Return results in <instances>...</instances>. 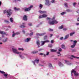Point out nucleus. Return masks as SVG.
Returning <instances> with one entry per match:
<instances>
[{
	"label": "nucleus",
	"instance_id": "f257e3e1",
	"mask_svg": "<svg viewBox=\"0 0 79 79\" xmlns=\"http://www.w3.org/2000/svg\"><path fill=\"white\" fill-rule=\"evenodd\" d=\"M12 51L15 54H18V55H19V56L21 58V59H23L24 58V57L22 55H21V52H19L18 51V50L16 48H12Z\"/></svg>",
	"mask_w": 79,
	"mask_h": 79
},
{
	"label": "nucleus",
	"instance_id": "f03ea898",
	"mask_svg": "<svg viewBox=\"0 0 79 79\" xmlns=\"http://www.w3.org/2000/svg\"><path fill=\"white\" fill-rule=\"evenodd\" d=\"M11 11V9H9L8 10H5L3 11L4 14H5L6 13H7V17H9V16H10L12 14V12Z\"/></svg>",
	"mask_w": 79,
	"mask_h": 79
},
{
	"label": "nucleus",
	"instance_id": "7ed1b4c3",
	"mask_svg": "<svg viewBox=\"0 0 79 79\" xmlns=\"http://www.w3.org/2000/svg\"><path fill=\"white\" fill-rule=\"evenodd\" d=\"M55 17H53L52 19V22L49 21L48 23L50 25H53L54 24H57L58 22L55 20Z\"/></svg>",
	"mask_w": 79,
	"mask_h": 79
},
{
	"label": "nucleus",
	"instance_id": "20e7f679",
	"mask_svg": "<svg viewBox=\"0 0 79 79\" xmlns=\"http://www.w3.org/2000/svg\"><path fill=\"white\" fill-rule=\"evenodd\" d=\"M50 41L48 40H46L44 41H41V46H43L45 43H48V42H49Z\"/></svg>",
	"mask_w": 79,
	"mask_h": 79
},
{
	"label": "nucleus",
	"instance_id": "39448f33",
	"mask_svg": "<svg viewBox=\"0 0 79 79\" xmlns=\"http://www.w3.org/2000/svg\"><path fill=\"white\" fill-rule=\"evenodd\" d=\"M46 1V2L45 3V5H47V6H50L51 4L50 2L49 1V0H45Z\"/></svg>",
	"mask_w": 79,
	"mask_h": 79
},
{
	"label": "nucleus",
	"instance_id": "423d86ee",
	"mask_svg": "<svg viewBox=\"0 0 79 79\" xmlns=\"http://www.w3.org/2000/svg\"><path fill=\"white\" fill-rule=\"evenodd\" d=\"M71 73H73L74 76H79V73H76V72L74 70H72Z\"/></svg>",
	"mask_w": 79,
	"mask_h": 79
},
{
	"label": "nucleus",
	"instance_id": "0eeeda50",
	"mask_svg": "<svg viewBox=\"0 0 79 79\" xmlns=\"http://www.w3.org/2000/svg\"><path fill=\"white\" fill-rule=\"evenodd\" d=\"M76 43H77V41H74L73 44V45H71V48H74L75 46L76 45Z\"/></svg>",
	"mask_w": 79,
	"mask_h": 79
},
{
	"label": "nucleus",
	"instance_id": "6e6552de",
	"mask_svg": "<svg viewBox=\"0 0 79 79\" xmlns=\"http://www.w3.org/2000/svg\"><path fill=\"white\" fill-rule=\"evenodd\" d=\"M38 12H39V13H40V14H46V13H47V11H42L40 10H39L38 11Z\"/></svg>",
	"mask_w": 79,
	"mask_h": 79
},
{
	"label": "nucleus",
	"instance_id": "1a4fd4ad",
	"mask_svg": "<svg viewBox=\"0 0 79 79\" xmlns=\"http://www.w3.org/2000/svg\"><path fill=\"white\" fill-rule=\"evenodd\" d=\"M39 60H35L34 61H33L32 63L34 64V65H35V63H37L38 64L39 63Z\"/></svg>",
	"mask_w": 79,
	"mask_h": 79
},
{
	"label": "nucleus",
	"instance_id": "9d476101",
	"mask_svg": "<svg viewBox=\"0 0 79 79\" xmlns=\"http://www.w3.org/2000/svg\"><path fill=\"white\" fill-rule=\"evenodd\" d=\"M8 40V38L7 37H6L4 38V40H2V41L3 43H5V42H6Z\"/></svg>",
	"mask_w": 79,
	"mask_h": 79
},
{
	"label": "nucleus",
	"instance_id": "9b49d317",
	"mask_svg": "<svg viewBox=\"0 0 79 79\" xmlns=\"http://www.w3.org/2000/svg\"><path fill=\"white\" fill-rule=\"evenodd\" d=\"M23 19L24 21H27V16L26 15H24L23 17Z\"/></svg>",
	"mask_w": 79,
	"mask_h": 79
},
{
	"label": "nucleus",
	"instance_id": "f8f14e48",
	"mask_svg": "<svg viewBox=\"0 0 79 79\" xmlns=\"http://www.w3.org/2000/svg\"><path fill=\"white\" fill-rule=\"evenodd\" d=\"M25 25H26V23H23L22 25H21L20 26V27L21 28H24V27H25Z\"/></svg>",
	"mask_w": 79,
	"mask_h": 79
},
{
	"label": "nucleus",
	"instance_id": "ddd939ff",
	"mask_svg": "<svg viewBox=\"0 0 79 79\" xmlns=\"http://www.w3.org/2000/svg\"><path fill=\"white\" fill-rule=\"evenodd\" d=\"M23 10H24L25 11H30V9L29 8H26V7H24L23 8Z\"/></svg>",
	"mask_w": 79,
	"mask_h": 79
},
{
	"label": "nucleus",
	"instance_id": "4468645a",
	"mask_svg": "<svg viewBox=\"0 0 79 79\" xmlns=\"http://www.w3.org/2000/svg\"><path fill=\"white\" fill-rule=\"evenodd\" d=\"M65 62L67 64H68V65H71V64H72L68 61L65 60Z\"/></svg>",
	"mask_w": 79,
	"mask_h": 79
},
{
	"label": "nucleus",
	"instance_id": "2eb2a0df",
	"mask_svg": "<svg viewBox=\"0 0 79 79\" xmlns=\"http://www.w3.org/2000/svg\"><path fill=\"white\" fill-rule=\"evenodd\" d=\"M25 42H29L31 41V38H28L26 39L25 40Z\"/></svg>",
	"mask_w": 79,
	"mask_h": 79
},
{
	"label": "nucleus",
	"instance_id": "dca6fc26",
	"mask_svg": "<svg viewBox=\"0 0 79 79\" xmlns=\"http://www.w3.org/2000/svg\"><path fill=\"white\" fill-rule=\"evenodd\" d=\"M48 66L49 68H50V69H53V66H52V64L51 63H49L48 64Z\"/></svg>",
	"mask_w": 79,
	"mask_h": 79
},
{
	"label": "nucleus",
	"instance_id": "f3484780",
	"mask_svg": "<svg viewBox=\"0 0 79 79\" xmlns=\"http://www.w3.org/2000/svg\"><path fill=\"white\" fill-rule=\"evenodd\" d=\"M36 44L38 46L40 45V41L38 40H37L36 41Z\"/></svg>",
	"mask_w": 79,
	"mask_h": 79
},
{
	"label": "nucleus",
	"instance_id": "a211bd4d",
	"mask_svg": "<svg viewBox=\"0 0 79 79\" xmlns=\"http://www.w3.org/2000/svg\"><path fill=\"white\" fill-rule=\"evenodd\" d=\"M38 53V51H32L31 52V54H35L36 53Z\"/></svg>",
	"mask_w": 79,
	"mask_h": 79
},
{
	"label": "nucleus",
	"instance_id": "6ab92c4d",
	"mask_svg": "<svg viewBox=\"0 0 79 79\" xmlns=\"http://www.w3.org/2000/svg\"><path fill=\"white\" fill-rule=\"evenodd\" d=\"M69 34L65 36V37L64 38V40H66L69 37Z\"/></svg>",
	"mask_w": 79,
	"mask_h": 79
},
{
	"label": "nucleus",
	"instance_id": "aec40b11",
	"mask_svg": "<svg viewBox=\"0 0 79 79\" xmlns=\"http://www.w3.org/2000/svg\"><path fill=\"white\" fill-rule=\"evenodd\" d=\"M14 9L15 11H19L20 9L19 8H17L16 7H15Z\"/></svg>",
	"mask_w": 79,
	"mask_h": 79
},
{
	"label": "nucleus",
	"instance_id": "412c9836",
	"mask_svg": "<svg viewBox=\"0 0 79 79\" xmlns=\"http://www.w3.org/2000/svg\"><path fill=\"white\" fill-rule=\"evenodd\" d=\"M39 55H43V56H44V57H46V56H47L46 54L43 53H41L39 54Z\"/></svg>",
	"mask_w": 79,
	"mask_h": 79
},
{
	"label": "nucleus",
	"instance_id": "4be33fe9",
	"mask_svg": "<svg viewBox=\"0 0 79 79\" xmlns=\"http://www.w3.org/2000/svg\"><path fill=\"white\" fill-rule=\"evenodd\" d=\"M58 64L60 67L63 66V64L61 62H59Z\"/></svg>",
	"mask_w": 79,
	"mask_h": 79
},
{
	"label": "nucleus",
	"instance_id": "5701e85b",
	"mask_svg": "<svg viewBox=\"0 0 79 79\" xmlns=\"http://www.w3.org/2000/svg\"><path fill=\"white\" fill-rule=\"evenodd\" d=\"M46 33L44 32L43 33L40 34V36H43V35H45L46 34Z\"/></svg>",
	"mask_w": 79,
	"mask_h": 79
},
{
	"label": "nucleus",
	"instance_id": "b1692460",
	"mask_svg": "<svg viewBox=\"0 0 79 79\" xmlns=\"http://www.w3.org/2000/svg\"><path fill=\"white\" fill-rule=\"evenodd\" d=\"M75 34V32L73 31L70 33V36H73L74 34Z\"/></svg>",
	"mask_w": 79,
	"mask_h": 79
},
{
	"label": "nucleus",
	"instance_id": "393cba45",
	"mask_svg": "<svg viewBox=\"0 0 79 79\" xmlns=\"http://www.w3.org/2000/svg\"><path fill=\"white\" fill-rule=\"evenodd\" d=\"M56 53L57 54V55H58L57 56H61V53L60 52H57Z\"/></svg>",
	"mask_w": 79,
	"mask_h": 79
},
{
	"label": "nucleus",
	"instance_id": "a878e982",
	"mask_svg": "<svg viewBox=\"0 0 79 79\" xmlns=\"http://www.w3.org/2000/svg\"><path fill=\"white\" fill-rule=\"evenodd\" d=\"M0 34H5V32L4 31H0Z\"/></svg>",
	"mask_w": 79,
	"mask_h": 79
},
{
	"label": "nucleus",
	"instance_id": "bb28decb",
	"mask_svg": "<svg viewBox=\"0 0 79 79\" xmlns=\"http://www.w3.org/2000/svg\"><path fill=\"white\" fill-rule=\"evenodd\" d=\"M51 52H56V50L53 49H51Z\"/></svg>",
	"mask_w": 79,
	"mask_h": 79
},
{
	"label": "nucleus",
	"instance_id": "cd10ccee",
	"mask_svg": "<svg viewBox=\"0 0 79 79\" xmlns=\"http://www.w3.org/2000/svg\"><path fill=\"white\" fill-rule=\"evenodd\" d=\"M3 75L5 77V78H7V76L8 75V74H5V73L4 74H3Z\"/></svg>",
	"mask_w": 79,
	"mask_h": 79
},
{
	"label": "nucleus",
	"instance_id": "c85d7f7f",
	"mask_svg": "<svg viewBox=\"0 0 79 79\" xmlns=\"http://www.w3.org/2000/svg\"><path fill=\"white\" fill-rule=\"evenodd\" d=\"M43 16V18H46V17H47V15L46 14H43L42 15Z\"/></svg>",
	"mask_w": 79,
	"mask_h": 79
},
{
	"label": "nucleus",
	"instance_id": "c756f323",
	"mask_svg": "<svg viewBox=\"0 0 79 79\" xmlns=\"http://www.w3.org/2000/svg\"><path fill=\"white\" fill-rule=\"evenodd\" d=\"M10 21L11 23H13V19L12 18H10Z\"/></svg>",
	"mask_w": 79,
	"mask_h": 79
},
{
	"label": "nucleus",
	"instance_id": "7c9ffc66",
	"mask_svg": "<svg viewBox=\"0 0 79 79\" xmlns=\"http://www.w3.org/2000/svg\"><path fill=\"white\" fill-rule=\"evenodd\" d=\"M66 12H63L61 13H60V14L62 15H64V14H66Z\"/></svg>",
	"mask_w": 79,
	"mask_h": 79
},
{
	"label": "nucleus",
	"instance_id": "2f4dec72",
	"mask_svg": "<svg viewBox=\"0 0 79 79\" xmlns=\"http://www.w3.org/2000/svg\"><path fill=\"white\" fill-rule=\"evenodd\" d=\"M18 49L19 50H22V51H24V49H23V48H19Z\"/></svg>",
	"mask_w": 79,
	"mask_h": 79
},
{
	"label": "nucleus",
	"instance_id": "473e14b6",
	"mask_svg": "<svg viewBox=\"0 0 79 79\" xmlns=\"http://www.w3.org/2000/svg\"><path fill=\"white\" fill-rule=\"evenodd\" d=\"M44 40H46L47 39V35H45L44 36Z\"/></svg>",
	"mask_w": 79,
	"mask_h": 79
},
{
	"label": "nucleus",
	"instance_id": "72a5a7b5",
	"mask_svg": "<svg viewBox=\"0 0 79 79\" xmlns=\"http://www.w3.org/2000/svg\"><path fill=\"white\" fill-rule=\"evenodd\" d=\"M43 6V5H42V4H40L39 5V8H40V10H41V9H42V7Z\"/></svg>",
	"mask_w": 79,
	"mask_h": 79
},
{
	"label": "nucleus",
	"instance_id": "f704fd0d",
	"mask_svg": "<svg viewBox=\"0 0 79 79\" xmlns=\"http://www.w3.org/2000/svg\"><path fill=\"white\" fill-rule=\"evenodd\" d=\"M5 22L6 23H7V24H9V23H10L9 21L6 20H5Z\"/></svg>",
	"mask_w": 79,
	"mask_h": 79
},
{
	"label": "nucleus",
	"instance_id": "c9c22d12",
	"mask_svg": "<svg viewBox=\"0 0 79 79\" xmlns=\"http://www.w3.org/2000/svg\"><path fill=\"white\" fill-rule=\"evenodd\" d=\"M63 26L61 25L60 27L59 28V29H63Z\"/></svg>",
	"mask_w": 79,
	"mask_h": 79
},
{
	"label": "nucleus",
	"instance_id": "e433bc0d",
	"mask_svg": "<svg viewBox=\"0 0 79 79\" xmlns=\"http://www.w3.org/2000/svg\"><path fill=\"white\" fill-rule=\"evenodd\" d=\"M64 5H65V6L66 7V8H68V3H64Z\"/></svg>",
	"mask_w": 79,
	"mask_h": 79
},
{
	"label": "nucleus",
	"instance_id": "4c0bfd02",
	"mask_svg": "<svg viewBox=\"0 0 79 79\" xmlns=\"http://www.w3.org/2000/svg\"><path fill=\"white\" fill-rule=\"evenodd\" d=\"M39 19H41V18H43V16H42V15H40L39 17Z\"/></svg>",
	"mask_w": 79,
	"mask_h": 79
},
{
	"label": "nucleus",
	"instance_id": "58836bf2",
	"mask_svg": "<svg viewBox=\"0 0 79 79\" xmlns=\"http://www.w3.org/2000/svg\"><path fill=\"white\" fill-rule=\"evenodd\" d=\"M61 47L62 48H63V49H65V46H64V45H61Z\"/></svg>",
	"mask_w": 79,
	"mask_h": 79
},
{
	"label": "nucleus",
	"instance_id": "ea45409f",
	"mask_svg": "<svg viewBox=\"0 0 79 79\" xmlns=\"http://www.w3.org/2000/svg\"><path fill=\"white\" fill-rule=\"evenodd\" d=\"M0 73H1V74H3L5 73L4 72V71H0Z\"/></svg>",
	"mask_w": 79,
	"mask_h": 79
},
{
	"label": "nucleus",
	"instance_id": "a19ab883",
	"mask_svg": "<svg viewBox=\"0 0 79 79\" xmlns=\"http://www.w3.org/2000/svg\"><path fill=\"white\" fill-rule=\"evenodd\" d=\"M28 25L29 26H32V24L31 23H29Z\"/></svg>",
	"mask_w": 79,
	"mask_h": 79
},
{
	"label": "nucleus",
	"instance_id": "79ce46f5",
	"mask_svg": "<svg viewBox=\"0 0 79 79\" xmlns=\"http://www.w3.org/2000/svg\"><path fill=\"white\" fill-rule=\"evenodd\" d=\"M66 11L67 12H71V10H70V9H68L66 10Z\"/></svg>",
	"mask_w": 79,
	"mask_h": 79
},
{
	"label": "nucleus",
	"instance_id": "37998d69",
	"mask_svg": "<svg viewBox=\"0 0 79 79\" xmlns=\"http://www.w3.org/2000/svg\"><path fill=\"white\" fill-rule=\"evenodd\" d=\"M33 7V6H30L29 7H28V8L30 9V10H31V8Z\"/></svg>",
	"mask_w": 79,
	"mask_h": 79
},
{
	"label": "nucleus",
	"instance_id": "c03bdc74",
	"mask_svg": "<svg viewBox=\"0 0 79 79\" xmlns=\"http://www.w3.org/2000/svg\"><path fill=\"white\" fill-rule=\"evenodd\" d=\"M76 4H77V3L76 2H74L73 3V6H75L76 5Z\"/></svg>",
	"mask_w": 79,
	"mask_h": 79
},
{
	"label": "nucleus",
	"instance_id": "a18cd8bd",
	"mask_svg": "<svg viewBox=\"0 0 79 79\" xmlns=\"http://www.w3.org/2000/svg\"><path fill=\"white\" fill-rule=\"evenodd\" d=\"M48 46L49 47L52 48L53 46L52 45V44H49Z\"/></svg>",
	"mask_w": 79,
	"mask_h": 79
},
{
	"label": "nucleus",
	"instance_id": "49530a36",
	"mask_svg": "<svg viewBox=\"0 0 79 79\" xmlns=\"http://www.w3.org/2000/svg\"><path fill=\"white\" fill-rule=\"evenodd\" d=\"M16 35V34L15 33H13L12 35V37H14Z\"/></svg>",
	"mask_w": 79,
	"mask_h": 79
},
{
	"label": "nucleus",
	"instance_id": "de8ad7c7",
	"mask_svg": "<svg viewBox=\"0 0 79 79\" xmlns=\"http://www.w3.org/2000/svg\"><path fill=\"white\" fill-rule=\"evenodd\" d=\"M33 32H32L31 33H30L29 34L30 36H32V35H33Z\"/></svg>",
	"mask_w": 79,
	"mask_h": 79
},
{
	"label": "nucleus",
	"instance_id": "09e8293b",
	"mask_svg": "<svg viewBox=\"0 0 79 79\" xmlns=\"http://www.w3.org/2000/svg\"><path fill=\"white\" fill-rule=\"evenodd\" d=\"M44 50L43 49H42V48L39 49L38 50V51L39 52H41V51H42V50Z\"/></svg>",
	"mask_w": 79,
	"mask_h": 79
},
{
	"label": "nucleus",
	"instance_id": "8fccbe9b",
	"mask_svg": "<svg viewBox=\"0 0 79 79\" xmlns=\"http://www.w3.org/2000/svg\"><path fill=\"white\" fill-rule=\"evenodd\" d=\"M54 42V40H52L51 41V44H53Z\"/></svg>",
	"mask_w": 79,
	"mask_h": 79
},
{
	"label": "nucleus",
	"instance_id": "3c124183",
	"mask_svg": "<svg viewBox=\"0 0 79 79\" xmlns=\"http://www.w3.org/2000/svg\"><path fill=\"white\" fill-rule=\"evenodd\" d=\"M49 54H50V52H47V53H46V56H48V55H49Z\"/></svg>",
	"mask_w": 79,
	"mask_h": 79
},
{
	"label": "nucleus",
	"instance_id": "603ef678",
	"mask_svg": "<svg viewBox=\"0 0 79 79\" xmlns=\"http://www.w3.org/2000/svg\"><path fill=\"white\" fill-rule=\"evenodd\" d=\"M53 31V30L52 29H49V31H50V32L51 31Z\"/></svg>",
	"mask_w": 79,
	"mask_h": 79
},
{
	"label": "nucleus",
	"instance_id": "864d4df0",
	"mask_svg": "<svg viewBox=\"0 0 79 79\" xmlns=\"http://www.w3.org/2000/svg\"><path fill=\"white\" fill-rule=\"evenodd\" d=\"M36 36H40V34L39 33H36Z\"/></svg>",
	"mask_w": 79,
	"mask_h": 79
},
{
	"label": "nucleus",
	"instance_id": "5fc2aeb1",
	"mask_svg": "<svg viewBox=\"0 0 79 79\" xmlns=\"http://www.w3.org/2000/svg\"><path fill=\"white\" fill-rule=\"evenodd\" d=\"M58 51L59 52H61V51H62V49L60 48L59 49Z\"/></svg>",
	"mask_w": 79,
	"mask_h": 79
},
{
	"label": "nucleus",
	"instance_id": "6e6d98bb",
	"mask_svg": "<svg viewBox=\"0 0 79 79\" xmlns=\"http://www.w3.org/2000/svg\"><path fill=\"white\" fill-rule=\"evenodd\" d=\"M47 19L48 21H50V19L48 17L47 18Z\"/></svg>",
	"mask_w": 79,
	"mask_h": 79
},
{
	"label": "nucleus",
	"instance_id": "4d7b16f0",
	"mask_svg": "<svg viewBox=\"0 0 79 79\" xmlns=\"http://www.w3.org/2000/svg\"><path fill=\"white\" fill-rule=\"evenodd\" d=\"M72 52H76V50L75 49H73L72 51Z\"/></svg>",
	"mask_w": 79,
	"mask_h": 79
},
{
	"label": "nucleus",
	"instance_id": "13d9d810",
	"mask_svg": "<svg viewBox=\"0 0 79 79\" xmlns=\"http://www.w3.org/2000/svg\"><path fill=\"white\" fill-rule=\"evenodd\" d=\"M63 37H62L60 38V40H63Z\"/></svg>",
	"mask_w": 79,
	"mask_h": 79
},
{
	"label": "nucleus",
	"instance_id": "bf43d9fd",
	"mask_svg": "<svg viewBox=\"0 0 79 79\" xmlns=\"http://www.w3.org/2000/svg\"><path fill=\"white\" fill-rule=\"evenodd\" d=\"M55 0H52V1H51V2H52V3H55Z\"/></svg>",
	"mask_w": 79,
	"mask_h": 79
},
{
	"label": "nucleus",
	"instance_id": "052dcab7",
	"mask_svg": "<svg viewBox=\"0 0 79 79\" xmlns=\"http://www.w3.org/2000/svg\"><path fill=\"white\" fill-rule=\"evenodd\" d=\"M18 34H19V32H17L16 33H15L16 35H18Z\"/></svg>",
	"mask_w": 79,
	"mask_h": 79
},
{
	"label": "nucleus",
	"instance_id": "680f3d73",
	"mask_svg": "<svg viewBox=\"0 0 79 79\" xmlns=\"http://www.w3.org/2000/svg\"><path fill=\"white\" fill-rule=\"evenodd\" d=\"M39 66H43L44 65H42L41 64H39Z\"/></svg>",
	"mask_w": 79,
	"mask_h": 79
},
{
	"label": "nucleus",
	"instance_id": "e2e57ef3",
	"mask_svg": "<svg viewBox=\"0 0 79 79\" xmlns=\"http://www.w3.org/2000/svg\"><path fill=\"white\" fill-rule=\"evenodd\" d=\"M2 38H3V37H5V35H3V34L2 35Z\"/></svg>",
	"mask_w": 79,
	"mask_h": 79
},
{
	"label": "nucleus",
	"instance_id": "0e129e2a",
	"mask_svg": "<svg viewBox=\"0 0 79 79\" xmlns=\"http://www.w3.org/2000/svg\"><path fill=\"white\" fill-rule=\"evenodd\" d=\"M76 25L77 26H78V25H79V23H76Z\"/></svg>",
	"mask_w": 79,
	"mask_h": 79
},
{
	"label": "nucleus",
	"instance_id": "69168bd1",
	"mask_svg": "<svg viewBox=\"0 0 79 79\" xmlns=\"http://www.w3.org/2000/svg\"><path fill=\"white\" fill-rule=\"evenodd\" d=\"M76 12L77 13H78V14H79V9L77 10Z\"/></svg>",
	"mask_w": 79,
	"mask_h": 79
},
{
	"label": "nucleus",
	"instance_id": "338daca9",
	"mask_svg": "<svg viewBox=\"0 0 79 79\" xmlns=\"http://www.w3.org/2000/svg\"><path fill=\"white\" fill-rule=\"evenodd\" d=\"M23 34H25V31H24V30H23Z\"/></svg>",
	"mask_w": 79,
	"mask_h": 79
},
{
	"label": "nucleus",
	"instance_id": "774afa93",
	"mask_svg": "<svg viewBox=\"0 0 79 79\" xmlns=\"http://www.w3.org/2000/svg\"><path fill=\"white\" fill-rule=\"evenodd\" d=\"M77 21H79V18H78L77 19Z\"/></svg>",
	"mask_w": 79,
	"mask_h": 79
}]
</instances>
